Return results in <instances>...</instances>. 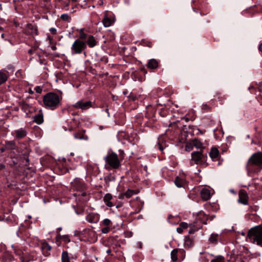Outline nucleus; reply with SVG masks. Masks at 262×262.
<instances>
[{
    "instance_id": "43",
    "label": "nucleus",
    "mask_w": 262,
    "mask_h": 262,
    "mask_svg": "<svg viewBox=\"0 0 262 262\" xmlns=\"http://www.w3.org/2000/svg\"><path fill=\"white\" fill-rule=\"evenodd\" d=\"M74 137L75 139H82V136L80 133L74 134Z\"/></svg>"
},
{
    "instance_id": "11",
    "label": "nucleus",
    "mask_w": 262,
    "mask_h": 262,
    "mask_svg": "<svg viewBox=\"0 0 262 262\" xmlns=\"http://www.w3.org/2000/svg\"><path fill=\"white\" fill-rule=\"evenodd\" d=\"M41 248L43 254L48 256L50 255V251L52 249V247L47 242H45L41 243Z\"/></svg>"
},
{
    "instance_id": "37",
    "label": "nucleus",
    "mask_w": 262,
    "mask_h": 262,
    "mask_svg": "<svg viewBox=\"0 0 262 262\" xmlns=\"http://www.w3.org/2000/svg\"><path fill=\"white\" fill-rule=\"evenodd\" d=\"M232 255H233V257H234V258H237L238 257V256H239V251L237 249H234L232 251Z\"/></svg>"
},
{
    "instance_id": "38",
    "label": "nucleus",
    "mask_w": 262,
    "mask_h": 262,
    "mask_svg": "<svg viewBox=\"0 0 262 262\" xmlns=\"http://www.w3.org/2000/svg\"><path fill=\"white\" fill-rule=\"evenodd\" d=\"M110 230V227H105L101 229V232L102 233L106 234Z\"/></svg>"
},
{
    "instance_id": "6",
    "label": "nucleus",
    "mask_w": 262,
    "mask_h": 262,
    "mask_svg": "<svg viewBox=\"0 0 262 262\" xmlns=\"http://www.w3.org/2000/svg\"><path fill=\"white\" fill-rule=\"evenodd\" d=\"M93 102L91 101H84L80 100L73 105V106L77 109H80L82 111L86 110L92 107Z\"/></svg>"
},
{
    "instance_id": "26",
    "label": "nucleus",
    "mask_w": 262,
    "mask_h": 262,
    "mask_svg": "<svg viewBox=\"0 0 262 262\" xmlns=\"http://www.w3.org/2000/svg\"><path fill=\"white\" fill-rule=\"evenodd\" d=\"M8 79L7 73L0 71V85L5 83Z\"/></svg>"
},
{
    "instance_id": "34",
    "label": "nucleus",
    "mask_w": 262,
    "mask_h": 262,
    "mask_svg": "<svg viewBox=\"0 0 262 262\" xmlns=\"http://www.w3.org/2000/svg\"><path fill=\"white\" fill-rule=\"evenodd\" d=\"M60 18L63 20L67 21L68 22L70 21L71 17L68 14H63L61 15Z\"/></svg>"
},
{
    "instance_id": "53",
    "label": "nucleus",
    "mask_w": 262,
    "mask_h": 262,
    "mask_svg": "<svg viewBox=\"0 0 262 262\" xmlns=\"http://www.w3.org/2000/svg\"><path fill=\"white\" fill-rule=\"evenodd\" d=\"M4 150H5V149H4V148H2V149H1V151H2V152H3V151H4Z\"/></svg>"
},
{
    "instance_id": "13",
    "label": "nucleus",
    "mask_w": 262,
    "mask_h": 262,
    "mask_svg": "<svg viewBox=\"0 0 262 262\" xmlns=\"http://www.w3.org/2000/svg\"><path fill=\"white\" fill-rule=\"evenodd\" d=\"M12 134H15V137L17 139H22L27 136V131L25 128H20L15 130Z\"/></svg>"
},
{
    "instance_id": "16",
    "label": "nucleus",
    "mask_w": 262,
    "mask_h": 262,
    "mask_svg": "<svg viewBox=\"0 0 262 262\" xmlns=\"http://www.w3.org/2000/svg\"><path fill=\"white\" fill-rule=\"evenodd\" d=\"M86 42L90 48H94L97 44V41L93 35H89Z\"/></svg>"
},
{
    "instance_id": "23",
    "label": "nucleus",
    "mask_w": 262,
    "mask_h": 262,
    "mask_svg": "<svg viewBox=\"0 0 262 262\" xmlns=\"http://www.w3.org/2000/svg\"><path fill=\"white\" fill-rule=\"evenodd\" d=\"M185 183V181L184 179L179 178L178 177H176L174 180L175 185L179 188H181L184 186Z\"/></svg>"
},
{
    "instance_id": "22",
    "label": "nucleus",
    "mask_w": 262,
    "mask_h": 262,
    "mask_svg": "<svg viewBox=\"0 0 262 262\" xmlns=\"http://www.w3.org/2000/svg\"><path fill=\"white\" fill-rule=\"evenodd\" d=\"M220 240V235L218 234L212 233L209 238V242L212 244H217Z\"/></svg>"
},
{
    "instance_id": "39",
    "label": "nucleus",
    "mask_w": 262,
    "mask_h": 262,
    "mask_svg": "<svg viewBox=\"0 0 262 262\" xmlns=\"http://www.w3.org/2000/svg\"><path fill=\"white\" fill-rule=\"evenodd\" d=\"M29 154V149H27V151L24 154V158L26 159V161L27 163H28L29 161V159L28 158Z\"/></svg>"
},
{
    "instance_id": "17",
    "label": "nucleus",
    "mask_w": 262,
    "mask_h": 262,
    "mask_svg": "<svg viewBox=\"0 0 262 262\" xmlns=\"http://www.w3.org/2000/svg\"><path fill=\"white\" fill-rule=\"evenodd\" d=\"M112 199L113 196L111 193H106L104 195L103 197V201L107 206L111 207L114 206L113 203L111 201Z\"/></svg>"
},
{
    "instance_id": "1",
    "label": "nucleus",
    "mask_w": 262,
    "mask_h": 262,
    "mask_svg": "<svg viewBox=\"0 0 262 262\" xmlns=\"http://www.w3.org/2000/svg\"><path fill=\"white\" fill-rule=\"evenodd\" d=\"M61 98L56 93L50 92L46 94L43 98L45 106L51 110H54L59 106Z\"/></svg>"
},
{
    "instance_id": "49",
    "label": "nucleus",
    "mask_w": 262,
    "mask_h": 262,
    "mask_svg": "<svg viewBox=\"0 0 262 262\" xmlns=\"http://www.w3.org/2000/svg\"><path fill=\"white\" fill-rule=\"evenodd\" d=\"M259 50L262 53V43L259 45Z\"/></svg>"
},
{
    "instance_id": "50",
    "label": "nucleus",
    "mask_w": 262,
    "mask_h": 262,
    "mask_svg": "<svg viewBox=\"0 0 262 262\" xmlns=\"http://www.w3.org/2000/svg\"><path fill=\"white\" fill-rule=\"evenodd\" d=\"M33 50L32 49H30L29 51H28V53L29 54H32L33 53Z\"/></svg>"
},
{
    "instance_id": "29",
    "label": "nucleus",
    "mask_w": 262,
    "mask_h": 262,
    "mask_svg": "<svg viewBox=\"0 0 262 262\" xmlns=\"http://www.w3.org/2000/svg\"><path fill=\"white\" fill-rule=\"evenodd\" d=\"M27 28H28V30H29V29L31 30V32L28 31L29 33H31L32 34H35V35L37 34V30L36 27H34L32 25L30 24V25H28Z\"/></svg>"
},
{
    "instance_id": "33",
    "label": "nucleus",
    "mask_w": 262,
    "mask_h": 262,
    "mask_svg": "<svg viewBox=\"0 0 262 262\" xmlns=\"http://www.w3.org/2000/svg\"><path fill=\"white\" fill-rule=\"evenodd\" d=\"M210 262H224V258L222 256H218L211 260Z\"/></svg>"
},
{
    "instance_id": "24",
    "label": "nucleus",
    "mask_w": 262,
    "mask_h": 262,
    "mask_svg": "<svg viewBox=\"0 0 262 262\" xmlns=\"http://www.w3.org/2000/svg\"><path fill=\"white\" fill-rule=\"evenodd\" d=\"M102 23L105 27H108L113 24V21L105 15L102 20Z\"/></svg>"
},
{
    "instance_id": "28",
    "label": "nucleus",
    "mask_w": 262,
    "mask_h": 262,
    "mask_svg": "<svg viewBox=\"0 0 262 262\" xmlns=\"http://www.w3.org/2000/svg\"><path fill=\"white\" fill-rule=\"evenodd\" d=\"M214 97H217V99L219 101H222L223 100L225 99V96L223 95L222 93L219 91H216L215 92Z\"/></svg>"
},
{
    "instance_id": "56",
    "label": "nucleus",
    "mask_w": 262,
    "mask_h": 262,
    "mask_svg": "<svg viewBox=\"0 0 262 262\" xmlns=\"http://www.w3.org/2000/svg\"><path fill=\"white\" fill-rule=\"evenodd\" d=\"M192 233V232H191V231H189V233Z\"/></svg>"
},
{
    "instance_id": "3",
    "label": "nucleus",
    "mask_w": 262,
    "mask_h": 262,
    "mask_svg": "<svg viewBox=\"0 0 262 262\" xmlns=\"http://www.w3.org/2000/svg\"><path fill=\"white\" fill-rule=\"evenodd\" d=\"M249 241L262 247V226H257L251 228L248 233Z\"/></svg>"
},
{
    "instance_id": "55",
    "label": "nucleus",
    "mask_w": 262,
    "mask_h": 262,
    "mask_svg": "<svg viewBox=\"0 0 262 262\" xmlns=\"http://www.w3.org/2000/svg\"><path fill=\"white\" fill-rule=\"evenodd\" d=\"M25 106H28L27 104L24 105Z\"/></svg>"
},
{
    "instance_id": "40",
    "label": "nucleus",
    "mask_w": 262,
    "mask_h": 262,
    "mask_svg": "<svg viewBox=\"0 0 262 262\" xmlns=\"http://www.w3.org/2000/svg\"><path fill=\"white\" fill-rule=\"evenodd\" d=\"M35 90L36 92V93L40 94L42 92V89L41 86H37L35 88Z\"/></svg>"
},
{
    "instance_id": "4",
    "label": "nucleus",
    "mask_w": 262,
    "mask_h": 262,
    "mask_svg": "<svg viewBox=\"0 0 262 262\" xmlns=\"http://www.w3.org/2000/svg\"><path fill=\"white\" fill-rule=\"evenodd\" d=\"M255 165L259 167L260 169H262V152H257L253 154L251 157L249 159L246 167L248 171L252 169V166Z\"/></svg>"
},
{
    "instance_id": "2",
    "label": "nucleus",
    "mask_w": 262,
    "mask_h": 262,
    "mask_svg": "<svg viewBox=\"0 0 262 262\" xmlns=\"http://www.w3.org/2000/svg\"><path fill=\"white\" fill-rule=\"evenodd\" d=\"M119 156L115 152L108 154L104 158L106 165L110 166L113 169L119 168L121 165V161L123 160L125 155L122 150H119Z\"/></svg>"
},
{
    "instance_id": "35",
    "label": "nucleus",
    "mask_w": 262,
    "mask_h": 262,
    "mask_svg": "<svg viewBox=\"0 0 262 262\" xmlns=\"http://www.w3.org/2000/svg\"><path fill=\"white\" fill-rule=\"evenodd\" d=\"M60 237L61 239H62V241H64L65 243H69L70 242L69 236L68 235H64L62 236H60Z\"/></svg>"
},
{
    "instance_id": "51",
    "label": "nucleus",
    "mask_w": 262,
    "mask_h": 262,
    "mask_svg": "<svg viewBox=\"0 0 262 262\" xmlns=\"http://www.w3.org/2000/svg\"><path fill=\"white\" fill-rule=\"evenodd\" d=\"M4 167H5V166H4V165H1L0 166V169L3 168H4Z\"/></svg>"
},
{
    "instance_id": "19",
    "label": "nucleus",
    "mask_w": 262,
    "mask_h": 262,
    "mask_svg": "<svg viewBox=\"0 0 262 262\" xmlns=\"http://www.w3.org/2000/svg\"><path fill=\"white\" fill-rule=\"evenodd\" d=\"M190 145H192V146L196 147L197 149H201L203 148V143L200 140L198 139H194V140H192V141L190 142Z\"/></svg>"
},
{
    "instance_id": "14",
    "label": "nucleus",
    "mask_w": 262,
    "mask_h": 262,
    "mask_svg": "<svg viewBox=\"0 0 262 262\" xmlns=\"http://www.w3.org/2000/svg\"><path fill=\"white\" fill-rule=\"evenodd\" d=\"M202 199L204 201H207L211 197L210 191L206 188H203L200 192Z\"/></svg>"
},
{
    "instance_id": "5",
    "label": "nucleus",
    "mask_w": 262,
    "mask_h": 262,
    "mask_svg": "<svg viewBox=\"0 0 262 262\" xmlns=\"http://www.w3.org/2000/svg\"><path fill=\"white\" fill-rule=\"evenodd\" d=\"M86 48V42L79 39H76L72 45L71 50L72 55L80 54Z\"/></svg>"
},
{
    "instance_id": "42",
    "label": "nucleus",
    "mask_w": 262,
    "mask_h": 262,
    "mask_svg": "<svg viewBox=\"0 0 262 262\" xmlns=\"http://www.w3.org/2000/svg\"><path fill=\"white\" fill-rule=\"evenodd\" d=\"M143 43L144 44L145 46H146L149 48H151L152 47V43L149 41H143Z\"/></svg>"
},
{
    "instance_id": "10",
    "label": "nucleus",
    "mask_w": 262,
    "mask_h": 262,
    "mask_svg": "<svg viewBox=\"0 0 262 262\" xmlns=\"http://www.w3.org/2000/svg\"><path fill=\"white\" fill-rule=\"evenodd\" d=\"M86 220L90 223H97L100 219V215L98 213H89L85 217Z\"/></svg>"
},
{
    "instance_id": "44",
    "label": "nucleus",
    "mask_w": 262,
    "mask_h": 262,
    "mask_svg": "<svg viewBox=\"0 0 262 262\" xmlns=\"http://www.w3.org/2000/svg\"><path fill=\"white\" fill-rule=\"evenodd\" d=\"M128 98L129 99L133 100V101H134L136 99H137V97L135 95L133 94H130L129 96H128Z\"/></svg>"
},
{
    "instance_id": "30",
    "label": "nucleus",
    "mask_w": 262,
    "mask_h": 262,
    "mask_svg": "<svg viewBox=\"0 0 262 262\" xmlns=\"http://www.w3.org/2000/svg\"><path fill=\"white\" fill-rule=\"evenodd\" d=\"M112 224V222L108 219H104L102 222L101 223V225L104 226L106 227H110V226Z\"/></svg>"
},
{
    "instance_id": "46",
    "label": "nucleus",
    "mask_w": 262,
    "mask_h": 262,
    "mask_svg": "<svg viewBox=\"0 0 262 262\" xmlns=\"http://www.w3.org/2000/svg\"><path fill=\"white\" fill-rule=\"evenodd\" d=\"M49 31L53 34H55L56 33V29L54 28H51L49 29Z\"/></svg>"
},
{
    "instance_id": "9",
    "label": "nucleus",
    "mask_w": 262,
    "mask_h": 262,
    "mask_svg": "<svg viewBox=\"0 0 262 262\" xmlns=\"http://www.w3.org/2000/svg\"><path fill=\"white\" fill-rule=\"evenodd\" d=\"M238 201L243 205H247L248 204V195L245 190H242L239 191Z\"/></svg>"
},
{
    "instance_id": "31",
    "label": "nucleus",
    "mask_w": 262,
    "mask_h": 262,
    "mask_svg": "<svg viewBox=\"0 0 262 262\" xmlns=\"http://www.w3.org/2000/svg\"><path fill=\"white\" fill-rule=\"evenodd\" d=\"M88 37L87 34L84 32V29H81L79 31V39H84Z\"/></svg>"
},
{
    "instance_id": "15",
    "label": "nucleus",
    "mask_w": 262,
    "mask_h": 262,
    "mask_svg": "<svg viewBox=\"0 0 262 262\" xmlns=\"http://www.w3.org/2000/svg\"><path fill=\"white\" fill-rule=\"evenodd\" d=\"M33 121L37 124H41L43 122V115L41 110H39L38 114L34 117Z\"/></svg>"
},
{
    "instance_id": "12",
    "label": "nucleus",
    "mask_w": 262,
    "mask_h": 262,
    "mask_svg": "<svg viewBox=\"0 0 262 262\" xmlns=\"http://www.w3.org/2000/svg\"><path fill=\"white\" fill-rule=\"evenodd\" d=\"M139 192L138 190H131L128 189L126 192L120 194L118 196L119 199H123L125 197L127 199L131 198L133 195Z\"/></svg>"
},
{
    "instance_id": "48",
    "label": "nucleus",
    "mask_w": 262,
    "mask_h": 262,
    "mask_svg": "<svg viewBox=\"0 0 262 262\" xmlns=\"http://www.w3.org/2000/svg\"><path fill=\"white\" fill-rule=\"evenodd\" d=\"M51 49H52V50L55 51V50H56L57 48H56V47L55 46H52L51 47Z\"/></svg>"
},
{
    "instance_id": "47",
    "label": "nucleus",
    "mask_w": 262,
    "mask_h": 262,
    "mask_svg": "<svg viewBox=\"0 0 262 262\" xmlns=\"http://www.w3.org/2000/svg\"><path fill=\"white\" fill-rule=\"evenodd\" d=\"M177 231L179 233H182L183 232V229L180 226V227L177 228Z\"/></svg>"
},
{
    "instance_id": "7",
    "label": "nucleus",
    "mask_w": 262,
    "mask_h": 262,
    "mask_svg": "<svg viewBox=\"0 0 262 262\" xmlns=\"http://www.w3.org/2000/svg\"><path fill=\"white\" fill-rule=\"evenodd\" d=\"M72 188L74 190L78 191H83L86 188L85 184L83 181L79 179H75L71 183Z\"/></svg>"
},
{
    "instance_id": "21",
    "label": "nucleus",
    "mask_w": 262,
    "mask_h": 262,
    "mask_svg": "<svg viewBox=\"0 0 262 262\" xmlns=\"http://www.w3.org/2000/svg\"><path fill=\"white\" fill-rule=\"evenodd\" d=\"M181 252V250L178 249H174L171 252V259L173 262L178 260V253Z\"/></svg>"
},
{
    "instance_id": "20",
    "label": "nucleus",
    "mask_w": 262,
    "mask_h": 262,
    "mask_svg": "<svg viewBox=\"0 0 262 262\" xmlns=\"http://www.w3.org/2000/svg\"><path fill=\"white\" fill-rule=\"evenodd\" d=\"M219 155V152L218 149L216 148L213 147L211 148L210 152L209 153V156L210 158L213 160H215Z\"/></svg>"
},
{
    "instance_id": "36",
    "label": "nucleus",
    "mask_w": 262,
    "mask_h": 262,
    "mask_svg": "<svg viewBox=\"0 0 262 262\" xmlns=\"http://www.w3.org/2000/svg\"><path fill=\"white\" fill-rule=\"evenodd\" d=\"M202 109L204 112H208L210 110V107L207 104H203Z\"/></svg>"
},
{
    "instance_id": "45",
    "label": "nucleus",
    "mask_w": 262,
    "mask_h": 262,
    "mask_svg": "<svg viewBox=\"0 0 262 262\" xmlns=\"http://www.w3.org/2000/svg\"><path fill=\"white\" fill-rule=\"evenodd\" d=\"M192 149V145H190V142L189 144H187L186 146V149L187 150H190Z\"/></svg>"
},
{
    "instance_id": "8",
    "label": "nucleus",
    "mask_w": 262,
    "mask_h": 262,
    "mask_svg": "<svg viewBox=\"0 0 262 262\" xmlns=\"http://www.w3.org/2000/svg\"><path fill=\"white\" fill-rule=\"evenodd\" d=\"M191 160L194 161V163L196 164H201L203 163L205 157V156L203 154V151L201 150L200 151H194L191 153Z\"/></svg>"
},
{
    "instance_id": "25",
    "label": "nucleus",
    "mask_w": 262,
    "mask_h": 262,
    "mask_svg": "<svg viewBox=\"0 0 262 262\" xmlns=\"http://www.w3.org/2000/svg\"><path fill=\"white\" fill-rule=\"evenodd\" d=\"M61 262H71L69 253L67 251H63L61 254Z\"/></svg>"
},
{
    "instance_id": "52",
    "label": "nucleus",
    "mask_w": 262,
    "mask_h": 262,
    "mask_svg": "<svg viewBox=\"0 0 262 262\" xmlns=\"http://www.w3.org/2000/svg\"><path fill=\"white\" fill-rule=\"evenodd\" d=\"M57 230L58 231H60L61 230V227H59V228H57Z\"/></svg>"
},
{
    "instance_id": "27",
    "label": "nucleus",
    "mask_w": 262,
    "mask_h": 262,
    "mask_svg": "<svg viewBox=\"0 0 262 262\" xmlns=\"http://www.w3.org/2000/svg\"><path fill=\"white\" fill-rule=\"evenodd\" d=\"M15 143L13 141H8L6 142V148L9 149H14L15 148Z\"/></svg>"
},
{
    "instance_id": "32",
    "label": "nucleus",
    "mask_w": 262,
    "mask_h": 262,
    "mask_svg": "<svg viewBox=\"0 0 262 262\" xmlns=\"http://www.w3.org/2000/svg\"><path fill=\"white\" fill-rule=\"evenodd\" d=\"M165 143L161 142V140L159 139L157 144L156 145L157 147L161 151H163L164 149V146L165 145Z\"/></svg>"
},
{
    "instance_id": "41",
    "label": "nucleus",
    "mask_w": 262,
    "mask_h": 262,
    "mask_svg": "<svg viewBox=\"0 0 262 262\" xmlns=\"http://www.w3.org/2000/svg\"><path fill=\"white\" fill-rule=\"evenodd\" d=\"M180 226L184 229H186L188 227V225L187 223L185 222H182L180 223Z\"/></svg>"
},
{
    "instance_id": "18",
    "label": "nucleus",
    "mask_w": 262,
    "mask_h": 262,
    "mask_svg": "<svg viewBox=\"0 0 262 262\" xmlns=\"http://www.w3.org/2000/svg\"><path fill=\"white\" fill-rule=\"evenodd\" d=\"M158 61L156 59H151L148 61L147 67L150 69H155L158 67Z\"/></svg>"
},
{
    "instance_id": "54",
    "label": "nucleus",
    "mask_w": 262,
    "mask_h": 262,
    "mask_svg": "<svg viewBox=\"0 0 262 262\" xmlns=\"http://www.w3.org/2000/svg\"><path fill=\"white\" fill-rule=\"evenodd\" d=\"M110 251L109 250H108L107 251V253H110Z\"/></svg>"
}]
</instances>
